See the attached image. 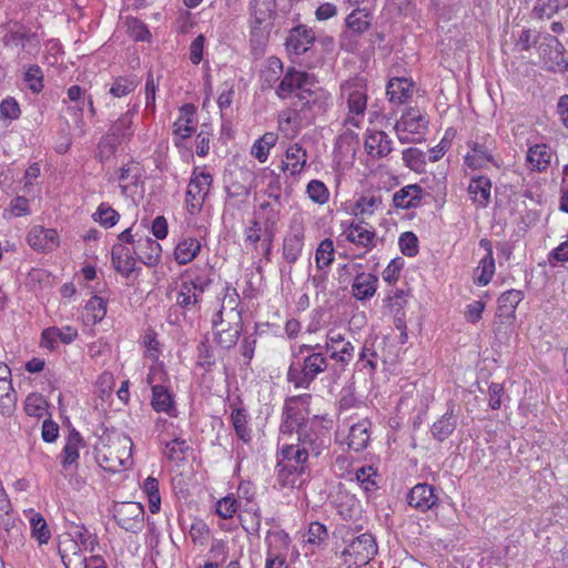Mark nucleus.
<instances>
[{"instance_id":"obj_12","label":"nucleus","mask_w":568,"mask_h":568,"mask_svg":"<svg viewBox=\"0 0 568 568\" xmlns=\"http://www.w3.org/2000/svg\"><path fill=\"white\" fill-rule=\"evenodd\" d=\"M325 354L339 364L342 367L348 365L354 358V346L345 338V335L337 329H329L326 334L325 345L323 346Z\"/></svg>"},{"instance_id":"obj_28","label":"nucleus","mask_w":568,"mask_h":568,"mask_svg":"<svg viewBox=\"0 0 568 568\" xmlns=\"http://www.w3.org/2000/svg\"><path fill=\"white\" fill-rule=\"evenodd\" d=\"M467 191L474 204L487 207L490 202L491 181L483 175L473 178L469 181Z\"/></svg>"},{"instance_id":"obj_38","label":"nucleus","mask_w":568,"mask_h":568,"mask_svg":"<svg viewBox=\"0 0 568 568\" xmlns=\"http://www.w3.org/2000/svg\"><path fill=\"white\" fill-rule=\"evenodd\" d=\"M283 74V63L276 57L267 59L266 65L261 71V89L263 91L268 89H276V85L281 81Z\"/></svg>"},{"instance_id":"obj_60","label":"nucleus","mask_w":568,"mask_h":568,"mask_svg":"<svg viewBox=\"0 0 568 568\" xmlns=\"http://www.w3.org/2000/svg\"><path fill=\"white\" fill-rule=\"evenodd\" d=\"M308 199L320 205L325 204L329 199V191L324 182L320 180H311L306 185Z\"/></svg>"},{"instance_id":"obj_47","label":"nucleus","mask_w":568,"mask_h":568,"mask_svg":"<svg viewBox=\"0 0 568 568\" xmlns=\"http://www.w3.org/2000/svg\"><path fill=\"white\" fill-rule=\"evenodd\" d=\"M140 84V79L134 75H119L114 78L109 93L114 98H122L132 93Z\"/></svg>"},{"instance_id":"obj_50","label":"nucleus","mask_w":568,"mask_h":568,"mask_svg":"<svg viewBox=\"0 0 568 568\" xmlns=\"http://www.w3.org/2000/svg\"><path fill=\"white\" fill-rule=\"evenodd\" d=\"M17 405V395L11 381L0 382V415L10 416Z\"/></svg>"},{"instance_id":"obj_16","label":"nucleus","mask_w":568,"mask_h":568,"mask_svg":"<svg viewBox=\"0 0 568 568\" xmlns=\"http://www.w3.org/2000/svg\"><path fill=\"white\" fill-rule=\"evenodd\" d=\"M438 500L434 486L426 483L415 485L407 494L408 505L420 513H426L436 507Z\"/></svg>"},{"instance_id":"obj_36","label":"nucleus","mask_w":568,"mask_h":568,"mask_svg":"<svg viewBox=\"0 0 568 568\" xmlns=\"http://www.w3.org/2000/svg\"><path fill=\"white\" fill-rule=\"evenodd\" d=\"M151 406L158 413L172 415L173 412H175L174 396L168 387L163 385H153Z\"/></svg>"},{"instance_id":"obj_31","label":"nucleus","mask_w":568,"mask_h":568,"mask_svg":"<svg viewBox=\"0 0 568 568\" xmlns=\"http://www.w3.org/2000/svg\"><path fill=\"white\" fill-rule=\"evenodd\" d=\"M241 300L236 288L226 284L221 308L214 315V324H221L222 317L230 318L231 313H234L237 317H242V310L239 308Z\"/></svg>"},{"instance_id":"obj_8","label":"nucleus","mask_w":568,"mask_h":568,"mask_svg":"<svg viewBox=\"0 0 568 568\" xmlns=\"http://www.w3.org/2000/svg\"><path fill=\"white\" fill-rule=\"evenodd\" d=\"M315 81V77L305 71L295 69L294 67L287 68L283 71V77L275 89V94L281 100L288 98H297L303 90H306L310 84Z\"/></svg>"},{"instance_id":"obj_54","label":"nucleus","mask_w":568,"mask_h":568,"mask_svg":"<svg viewBox=\"0 0 568 568\" xmlns=\"http://www.w3.org/2000/svg\"><path fill=\"white\" fill-rule=\"evenodd\" d=\"M476 272V283L480 286H486L493 278L495 273V260L491 250L479 261Z\"/></svg>"},{"instance_id":"obj_10","label":"nucleus","mask_w":568,"mask_h":568,"mask_svg":"<svg viewBox=\"0 0 568 568\" xmlns=\"http://www.w3.org/2000/svg\"><path fill=\"white\" fill-rule=\"evenodd\" d=\"M305 241V225L301 216H293L283 239L282 256L291 265L302 256Z\"/></svg>"},{"instance_id":"obj_45","label":"nucleus","mask_w":568,"mask_h":568,"mask_svg":"<svg viewBox=\"0 0 568 568\" xmlns=\"http://www.w3.org/2000/svg\"><path fill=\"white\" fill-rule=\"evenodd\" d=\"M281 209L282 206L272 205L270 202H263L258 206L256 215L258 216L260 220H262L263 232H276L277 223L280 221Z\"/></svg>"},{"instance_id":"obj_35","label":"nucleus","mask_w":568,"mask_h":568,"mask_svg":"<svg viewBox=\"0 0 568 568\" xmlns=\"http://www.w3.org/2000/svg\"><path fill=\"white\" fill-rule=\"evenodd\" d=\"M201 251V243L196 237H183L174 248V258L178 264L186 265L192 262Z\"/></svg>"},{"instance_id":"obj_13","label":"nucleus","mask_w":568,"mask_h":568,"mask_svg":"<svg viewBox=\"0 0 568 568\" xmlns=\"http://www.w3.org/2000/svg\"><path fill=\"white\" fill-rule=\"evenodd\" d=\"M539 55L545 65L551 71H565L568 68V61L565 58V48L562 43L551 34L542 37L539 47Z\"/></svg>"},{"instance_id":"obj_58","label":"nucleus","mask_w":568,"mask_h":568,"mask_svg":"<svg viewBox=\"0 0 568 568\" xmlns=\"http://www.w3.org/2000/svg\"><path fill=\"white\" fill-rule=\"evenodd\" d=\"M72 537L75 547H78V551H81V548L93 551L98 545L97 537L92 535L83 525L75 527Z\"/></svg>"},{"instance_id":"obj_4","label":"nucleus","mask_w":568,"mask_h":568,"mask_svg":"<svg viewBox=\"0 0 568 568\" xmlns=\"http://www.w3.org/2000/svg\"><path fill=\"white\" fill-rule=\"evenodd\" d=\"M328 99L329 94L318 87V82L315 80L306 90L300 93L293 103V108L301 118L310 119L325 110Z\"/></svg>"},{"instance_id":"obj_42","label":"nucleus","mask_w":568,"mask_h":568,"mask_svg":"<svg viewBox=\"0 0 568 568\" xmlns=\"http://www.w3.org/2000/svg\"><path fill=\"white\" fill-rule=\"evenodd\" d=\"M345 24L352 32L362 34L371 28L372 14L365 8H356L346 17Z\"/></svg>"},{"instance_id":"obj_46","label":"nucleus","mask_w":568,"mask_h":568,"mask_svg":"<svg viewBox=\"0 0 568 568\" xmlns=\"http://www.w3.org/2000/svg\"><path fill=\"white\" fill-rule=\"evenodd\" d=\"M212 183L213 176L211 173L194 168L187 187L192 189L193 193L196 195L207 199Z\"/></svg>"},{"instance_id":"obj_7","label":"nucleus","mask_w":568,"mask_h":568,"mask_svg":"<svg viewBox=\"0 0 568 568\" xmlns=\"http://www.w3.org/2000/svg\"><path fill=\"white\" fill-rule=\"evenodd\" d=\"M467 146L470 152L465 155L464 161L470 169H483L488 163L496 165L494 151L497 148V142L490 134L478 135L475 140L468 141Z\"/></svg>"},{"instance_id":"obj_19","label":"nucleus","mask_w":568,"mask_h":568,"mask_svg":"<svg viewBox=\"0 0 568 568\" xmlns=\"http://www.w3.org/2000/svg\"><path fill=\"white\" fill-rule=\"evenodd\" d=\"M310 400V394L287 397L284 402L282 418L295 424V426H300V430L304 425L310 423L307 412L301 407V405H308Z\"/></svg>"},{"instance_id":"obj_56","label":"nucleus","mask_w":568,"mask_h":568,"mask_svg":"<svg viewBox=\"0 0 568 568\" xmlns=\"http://www.w3.org/2000/svg\"><path fill=\"white\" fill-rule=\"evenodd\" d=\"M142 488L148 496L150 511L152 514H156L161 507L159 480L152 476H149L144 480Z\"/></svg>"},{"instance_id":"obj_27","label":"nucleus","mask_w":568,"mask_h":568,"mask_svg":"<svg viewBox=\"0 0 568 568\" xmlns=\"http://www.w3.org/2000/svg\"><path fill=\"white\" fill-rule=\"evenodd\" d=\"M300 448H304L312 456H320L323 448L324 443L321 439L318 433L315 430V422L310 420L307 425H304L297 435V443Z\"/></svg>"},{"instance_id":"obj_33","label":"nucleus","mask_w":568,"mask_h":568,"mask_svg":"<svg viewBox=\"0 0 568 568\" xmlns=\"http://www.w3.org/2000/svg\"><path fill=\"white\" fill-rule=\"evenodd\" d=\"M136 105H132L129 110L121 114L111 125L108 138L114 139L115 142L131 138L133 135V116L136 113Z\"/></svg>"},{"instance_id":"obj_64","label":"nucleus","mask_w":568,"mask_h":568,"mask_svg":"<svg viewBox=\"0 0 568 568\" xmlns=\"http://www.w3.org/2000/svg\"><path fill=\"white\" fill-rule=\"evenodd\" d=\"M189 449V445L184 439L175 438L165 444L163 454L168 459L173 462H181L185 458V453Z\"/></svg>"},{"instance_id":"obj_52","label":"nucleus","mask_w":568,"mask_h":568,"mask_svg":"<svg viewBox=\"0 0 568 568\" xmlns=\"http://www.w3.org/2000/svg\"><path fill=\"white\" fill-rule=\"evenodd\" d=\"M334 243L331 239H324L321 241L315 252L316 267L320 271L329 267L334 261Z\"/></svg>"},{"instance_id":"obj_22","label":"nucleus","mask_w":568,"mask_h":568,"mask_svg":"<svg viewBox=\"0 0 568 568\" xmlns=\"http://www.w3.org/2000/svg\"><path fill=\"white\" fill-rule=\"evenodd\" d=\"M136 258L144 265L156 266L161 260L162 247L160 243L150 236H140L133 247Z\"/></svg>"},{"instance_id":"obj_57","label":"nucleus","mask_w":568,"mask_h":568,"mask_svg":"<svg viewBox=\"0 0 568 568\" xmlns=\"http://www.w3.org/2000/svg\"><path fill=\"white\" fill-rule=\"evenodd\" d=\"M85 313L92 324L100 323L106 315V302L100 296H92L85 305Z\"/></svg>"},{"instance_id":"obj_53","label":"nucleus","mask_w":568,"mask_h":568,"mask_svg":"<svg viewBox=\"0 0 568 568\" xmlns=\"http://www.w3.org/2000/svg\"><path fill=\"white\" fill-rule=\"evenodd\" d=\"M31 535L39 541L40 545L48 544L51 538V532L43 516L39 513H33L30 517Z\"/></svg>"},{"instance_id":"obj_14","label":"nucleus","mask_w":568,"mask_h":568,"mask_svg":"<svg viewBox=\"0 0 568 568\" xmlns=\"http://www.w3.org/2000/svg\"><path fill=\"white\" fill-rule=\"evenodd\" d=\"M276 0H251L250 13L252 19V34L256 36L257 31L264 26L270 29L277 16Z\"/></svg>"},{"instance_id":"obj_30","label":"nucleus","mask_w":568,"mask_h":568,"mask_svg":"<svg viewBox=\"0 0 568 568\" xmlns=\"http://www.w3.org/2000/svg\"><path fill=\"white\" fill-rule=\"evenodd\" d=\"M551 156V149L547 144H535L529 146L526 162L531 171L544 172L549 168Z\"/></svg>"},{"instance_id":"obj_55","label":"nucleus","mask_w":568,"mask_h":568,"mask_svg":"<svg viewBox=\"0 0 568 568\" xmlns=\"http://www.w3.org/2000/svg\"><path fill=\"white\" fill-rule=\"evenodd\" d=\"M216 358L213 347L210 345L209 339L201 341L197 345V359L196 365L200 366L204 372H211L215 366Z\"/></svg>"},{"instance_id":"obj_61","label":"nucleus","mask_w":568,"mask_h":568,"mask_svg":"<svg viewBox=\"0 0 568 568\" xmlns=\"http://www.w3.org/2000/svg\"><path fill=\"white\" fill-rule=\"evenodd\" d=\"M265 541L267 544V550L280 552V550H287L290 545V536L283 530H268Z\"/></svg>"},{"instance_id":"obj_63","label":"nucleus","mask_w":568,"mask_h":568,"mask_svg":"<svg viewBox=\"0 0 568 568\" xmlns=\"http://www.w3.org/2000/svg\"><path fill=\"white\" fill-rule=\"evenodd\" d=\"M426 156V153L416 148H408L403 151V161L406 166L416 172H420L424 169L427 162Z\"/></svg>"},{"instance_id":"obj_20","label":"nucleus","mask_w":568,"mask_h":568,"mask_svg":"<svg viewBox=\"0 0 568 568\" xmlns=\"http://www.w3.org/2000/svg\"><path fill=\"white\" fill-rule=\"evenodd\" d=\"M364 146L371 158L382 159L392 152L393 141L384 131L367 130Z\"/></svg>"},{"instance_id":"obj_39","label":"nucleus","mask_w":568,"mask_h":568,"mask_svg":"<svg viewBox=\"0 0 568 568\" xmlns=\"http://www.w3.org/2000/svg\"><path fill=\"white\" fill-rule=\"evenodd\" d=\"M377 276L371 273H359L354 278L352 291L357 300H367L372 297L377 288Z\"/></svg>"},{"instance_id":"obj_25","label":"nucleus","mask_w":568,"mask_h":568,"mask_svg":"<svg viewBox=\"0 0 568 568\" xmlns=\"http://www.w3.org/2000/svg\"><path fill=\"white\" fill-rule=\"evenodd\" d=\"M78 337L77 328L72 326H51L41 334V346L54 351L59 343L70 344Z\"/></svg>"},{"instance_id":"obj_24","label":"nucleus","mask_w":568,"mask_h":568,"mask_svg":"<svg viewBox=\"0 0 568 568\" xmlns=\"http://www.w3.org/2000/svg\"><path fill=\"white\" fill-rule=\"evenodd\" d=\"M457 422L458 416L455 413V405L448 403L446 412L430 427L432 437L443 443L453 435L457 427Z\"/></svg>"},{"instance_id":"obj_62","label":"nucleus","mask_w":568,"mask_h":568,"mask_svg":"<svg viewBox=\"0 0 568 568\" xmlns=\"http://www.w3.org/2000/svg\"><path fill=\"white\" fill-rule=\"evenodd\" d=\"M93 219L104 227H112L118 223L120 214L108 203L103 202L98 206L97 212L93 214Z\"/></svg>"},{"instance_id":"obj_18","label":"nucleus","mask_w":568,"mask_h":568,"mask_svg":"<svg viewBox=\"0 0 568 568\" xmlns=\"http://www.w3.org/2000/svg\"><path fill=\"white\" fill-rule=\"evenodd\" d=\"M215 271L209 263L195 264L184 271L182 280L193 286L201 295L211 286Z\"/></svg>"},{"instance_id":"obj_44","label":"nucleus","mask_w":568,"mask_h":568,"mask_svg":"<svg viewBox=\"0 0 568 568\" xmlns=\"http://www.w3.org/2000/svg\"><path fill=\"white\" fill-rule=\"evenodd\" d=\"M524 298V292L520 290H509L504 292L498 298V311L500 316L514 317L518 304Z\"/></svg>"},{"instance_id":"obj_1","label":"nucleus","mask_w":568,"mask_h":568,"mask_svg":"<svg viewBox=\"0 0 568 568\" xmlns=\"http://www.w3.org/2000/svg\"><path fill=\"white\" fill-rule=\"evenodd\" d=\"M328 368V358L320 344H302L292 353L286 381L298 389H308L314 381Z\"/></svg>"},{"instance_id":"obj_40","label":"nucleus","mask_w":568,"mask_h":568,"mask_svg":"<svg viewBox=\"0 0 568 568\" xmlns=\"http://www.w3.org/2000/svg\"><path fill=\"white\" fill-rule=\"evenodd\" d=\"M202 295L182 280L176 294V305L184 311H197L201 307Z\"/></svg>"},{"instance_id":"obj_3","label":"nucleus","mask_w":568,"mask_h":568,"mask_svg":"<svg viewBox=\"0 0 568 568\" xmlns=\"http://www.w3.org/2000/svg\"><path fill=\"white\" fill-rule=\"evenodd\" d=\"M341 91L346 95L348 108L345 123L358 128L367 105L366 88L359 79H352L341 85Z\"/></svg>"},{"instance_id":"obj_17","label":"nucleus","mask_w":568,"mask_h":568,"mask_svg":"<svg viewBox=\"0 0 568 568\" xmlns=\"http://www.w3.org/2000/svg\"><path fill=\"white\" fill-rule=\"evenodd\" d=\"M342 226L344 227L342 235L348 242L366 250H372L375 246L376 232L368 223L361 221L349 225L343 223Z\"/></svg>"},{"instance_id":"obj_59","label":"nucleus","mask_w":568,"mask_h":568,"mask_svg":"<svg viewBox=\"0 0 568 568\" xmlns=\"http://www.w3.org/2000/svg\"><path fill=\"white\" fill-rule=\"evenodd\" d=\"M4 43L7 45L14 44V45H21L23 49H26V42H33V50L36 52L39 51L40 47V39L36 33H27L21 31H11L6 34L3 39Z\"/></svg>"},{"instance_id":"obj_11","label":"nucleus","mask_w":568,"mask_h":568,"mask_svg":"<svg viewBox=\"0 0 568 568\" xmlns=\"http://www.w3.org/2000/svg\"><path fill=\"white\" fill-rule=\"evenodd\" d=\"M212 327L214 342L224 349H231L236 345L242 333L243 320L231 313L230 318L222 317L221 324L216 323L215 325L213 317Z\"/></svg>"},{"instance_id":"obj_2","label":"nucleus","mask_w":568,"mask_h":568,"mask_svg":"<svg viewBox=\"0 0 568 568\" xmlns=\"http://www.w3.org/2000/svg\"><path fill=\"white\" fill-rule=\"evenodd\" d=\"M310 454L295 444H283L277 452L276 480L280 486L303 489L310 479Z\"/></svg>"},{"instance_id":"obj_37","label":"nucleus","mask_w":568,"mask_h":568,"mask_svg":"<svg viewBox=\"0 0 568 568\" xmlns=\"http://www.w3.org/2000/svg\"><path fill=\"white\" fill-rule=\"evenodd\" d=\"M83 446V439L79 432L72 429L65 440V445L61 452V464L63 468L77 465L79 459V448Z\"/></svg>"},{"instance_id":"obj_23","label":"nucleus","mask_w":568,"mask_h":568,"mask_svg":"<svg viewBox=\"0 0 568 568\" xmlns=\"http://www.w3.org/2000/svg\"><path fill=\"white\" fill-rule=\"evenodd\" d=\"M372 422L368 418H362L353 424L346 437V444L355 453L363 452L371 442Z\"/></svg>"},{"instance_id":"obj_15","label":"nucleus","mask_w":568,"mask_h":568,"mask_svg":"<svg viewBox=\"0 0 568 568\" xmlns=\"http://www.w3.org/2000/svg\"><path fill=\"white\" fill-rule=\"evenodd\" d=\"M27 242L37 252H52L60 243L57 231L42 225H34L30 229Z\"/></svg>"},{"instance_id":"obj_26","label":"nucleus","mask_w":568,"mask_h":568,"mask_svg":"<svg viewBox=\"0 0 568 568\" xmlns=\"http://www.w3.org/2000/svg\"><path fill=\"white\" fill-rule=\"evenodd\" d=\"M134 252L122 243L112 246L111 261L114 270L124 277H130L134 271L135 257Z\"/></svg>"},{"instance_id":"obj_21","label":"nucleus","mask_w":568,"mask_h":568,"mask_svg":"<svg viewBox=\"0 0 568 568\" xmlns=\"http://www.w3.org/2000/svg\"><path fill=\"white\" fill-rule=\"evenodd\" d=\"M315 41V33L304 24L291 29L286 38V49L295 55L304 54Z\"/></svg>"},{"instance_id":"obj_51","label":"nucleus","mask_w":568,"mask_h":568,"mask_svg":"<svg viewBox=\"0 0 568 568\" xmlns=\"http://www.w3.org/2000/svg\"><path fill=\"white\" fill-rule=\"evenodd\" d=\"M382 195L367 193L361 195L354 205L355 214L358 215H373L376 210L382 206Z\"/></svg>"},{"instance_id":"obj_6","label":"nucleus","mask_w":568,"mask_h":568,"mask_svg":"<svg viewBox=\"0 0 568 568\" xmlns=\"http://www.w3.org/2000/svg\"><path fill=\"white\" fill-rule=\"evenodd\" d=\"M377 554V544L371 534H362L354 538L342 551L344 562L349 567L365 566Z\"/></svg>"},{"instance_id":"obj_29","label":"nucleus","mask_w":568,"mask_h":568,"mask_svg":"<svg viewBox=\"0 0 568 568\" xmlns=\"http://www.w3.org/2000/svg\"><path fill=\"white\" fill-rule=\"evenodd\" d=\"M286 161L282 162V171H290L292 176L298 175L306 166L307 152L298 143L290 145L285 152Z\"/></svg>"},{"instance_id":"obj_5","label":"nucleus","mask_w":568,"mask_h":568,"mask_svg":"<svg viewBox=\"0 0 568 568\" xmlns=\"http://www.w3.org/2000/svg\"><path fill=\"white\" fill-rule=\"evenodd\" d=\"M427 124L426 116L410 108L402 114L394 129L400 143H415L422 140Z\"/></svg>"},{"instance_id":"obj_34","label":"nucleus","mask_w":568,"mask_h":568,"mask_svg":"<svg viewBox=\"0 0 568 568\" xmlns=\"http://www.w3.org/2000/svg\"><path fill=\"white\" fill-rule=\"evenodd\" d=\"M423 190L418 184H409L393 195L394 205L398 209H413L417 207L422 202Z\"/></svg>"},{"instance_id":"obj_32","label":"nucleus","mask_w":568,"mask_h":568,"mask_svg":"<svg viewBox=\"0 0 568 568\" xmlns=\"http://www.w3.org/2000/svg\"><path fill=\"white\" fill-rule=\"evenodd\" d=\"M413 81L406 78H393L388 81L386 94L389 102L403 104L406 103L413 95Z\"/></svg>"},{"instance_id":"obj_9","label":"nucleus","mask_w":568,"mask_h":568,"mask_svg":"<svg viewBox=\"0 0 568 568\" xmlns=\"http://www.w3.org/2000/svg\"><path fill=\"white\" fill-rule=\"evenodd\" d=\"M145 510L141 503H116L113 507V519L126 531L138 534L144 527Z\"/></svg>"},{"instance_id":"obj_49","label":"nucleus","mask_w":568,"mask_h":568,"mask_svg":"<svg viewBox=\"0 0 568 568\" xmlns=\"http://www.w3.org/2000/svg\"><path fill=\"white\" fill-rule=\"evenodd\" d=\"M378 474L373 466H362L355 471V479L368 495L378 489L377 483Z\"/></svg>"},{"instance_id":"obj_43","label":"nucleus","mask_w":568,"mask_h":568,"mask_svg":"<svg viewBox=\"0 0 568 568\" xmlns=\"http://www.w3.org/2000/svg\"><path fill=\"white\" fill-rule=\"evenodd\" d=\"M277 140L278 135L275 132L264 133L253 143L251 154L260 163H265L268 159L270 150L276 144Z\"/></svg>"},{"instance_id":"obj_41","label":"nucleus","mask_w":568,"mask_h":568,"mask_svg":"<svg viewBox=\"0 0 568 568\" xmlns=\"http://www.w3.org/2000/svg\"><path fill=\"white\" fill-rule=\"evenodd\" d=\"M116 179L120 183L122 194L128 195L132 187H136L139 185L141 180V170L135 163L125 164L119 169Z\"/></svg>"},{"instance_id":"obj_48","label":"nucleus","mask_w":568,"mask_h":568,"mask_svg":"<svg viewBox=\"0 0 568 568\" xmlns=\"http://www.w3.org/2000/svg\"><path fill=\"white\" fill-rule=\"evenodd\" d=\"M231 422L236 436L244 443L251 442L252 432L248 427V416L245 409L240 407L233 408L231 413Z\"/></svg>"}]
</instances>
